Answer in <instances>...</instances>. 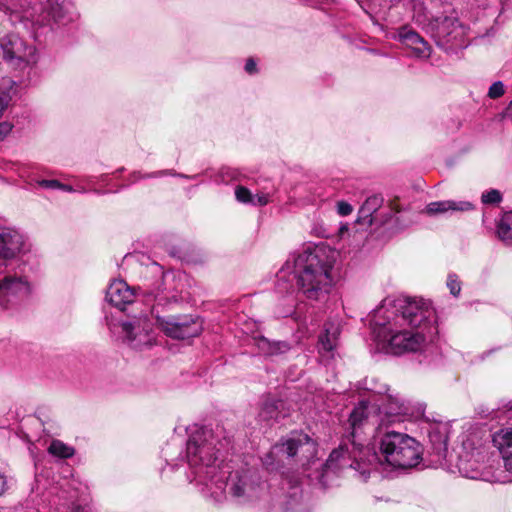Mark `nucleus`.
<instances>
[{
    "label": "nucleus",
    "mask_w": 512,
    "mask_h": 512,
    "mask_svg": "<svg viewBox=\"0 0 512 512\" xmlns=\"http://www.w3.org/2000/svg\"><path fill=\"white\" fill-rule=\"evenodd\" d=\"M434 320L435 311L430 302L409 298H386L373 316L378 327L377 338L394 355L421 350L427 342L424 331L429 330L430 338L436 332V327L431 325Z\"/></svg>",
    "instance_id": "1"
},
{
    "label": "nucleus",
    "mask_w": 512,
    "mask_h": 512,
    "mask_svg": "<svg viewBox=\"0 0 512 512\" xmlns=\"http://www.w3.org/2000/svg\"><path fill=\"white\" fill-rule=\"evenodd\" d=\"M380 454L366 447L359 457L361 468L354 469L363 479L379 464H388L394 468L408 469L418 465L422 459L421 444L406 433L387 431L379 441Z\"/></svg>",
    "instance_id": "2"
},
{
    "label": "nucleus",
    "mask_w": 512,
    "mask_h": 512,
    "mask_svg": "<svg viewBox=\"0 0 512 512\" xmlns=\"http://www.w3.org/2000/svg\"><path fill=\"white\" fill-rule=\"evenodd\" d=\"M369 411L368 406L360 404L355 407L350 414L348 423L349 435L342 439L339 447L334 449L327 461L320 464L321 471L317 472L315 478L324 486L328 485L332 475H336L346 469H359L361 464L359 457L365 452V448L356 441L358 430L364 426L368 421Z\"/></svg>",
    "instance_id": "3"
},
{
    "label": "nucleus",
    "mask_w": 512,
    "mask_h": 512,
    "mask_svg": "<svg viewBox=\"0 0 512 512\" xmlns=\"http://www.w3.org/2000/svg\"><path fill=\"white\" fill-rule=\"evenodd\" d=\"M334 262V252L325 247H316L298 255L295 260L297 284L306 298L320 300L328 294Z\"/></svg>",
    "instance_id": "4"
},
{
    "label": "nucleus",
    "mask_w": 512,
    "mask_h": 512,
    "mask_svg": "<svg viewBox=\"0 0 512 512\" xmlns=\"http://www.w3.org/2000/svg\"><path fill=\"white\" fill-rule=\"evenodd\" d=\"M216 442L212 430L201 428L187 442V457L192 466L212 467L218 457Z\"/></svg>",
    "instance_id": "5"
},
{
    "label": "nucleus",
    "mask_w": 512,
    "mask_h": 512,
    "mask_svg": "<svg viewBox=\"0 0 512 512\" xmlns=\"http://www.w3.org/2000/svg\"><path fill=\"white\" fill-rule=\"evenodd\" d=\"M0 55L13 67H22L36 62L35 48L27 45L17 34L9 33L0 38Z\"/></svg>",
    "instance_id": "6"
},
{
    "label": "nucleus",
    "mask_w": 512,
    "mask_h": 512,
    "mask_svg": "<svg viewBox=\"0 0 512 512\" xmlns=\"http://www.w3.org/2000/svg\"><path fill=\"white\" fill-rule=\"evenodd\" d=\"M276 449L287 457H297L303 467L309 468L316 463L317 443L306 434L289 438Z\"/></svg>",
    "instance_id": "7"
},
{
    "label": "nucleus",
    "mask_w": 512,
    "mask_h": 512,
    "mask_svg": "<svg viewBox=\"0 0 512 512\" xmlns=\"http://www.w3.org/2000/svg\"><path fill=\"white\" fill-rule=\"evenodd\" d=\"M124 341L133 349L141 350L153 344L151 322L147 316H140L122 323Z\"/></svg>",
    "instance_id": "8"
},
{
    "label": "nucleus",
    "mask_w": 512,
    "mask_h": 512,
    "mask_svg": "<svg viewBox=\"0 0 512 512\" xmlns=\"http://www.w3.org/2000/svg\"><path fill=\"white\" fill-rule=\"evenodd\" d=\"M157 323L167 336L174 339L192 338L201 332V324L192 318H158Z\"/></svg>",
    "instance_id": "9"
},
{
    "label": "nucleus",
    "mask_w": 512,
    "mask_h": 512,
    "mask_svg": "<svg viewBox=\"0 0 512 512\" xmlns=\"http://www.w3.org/2000/svg\"><path fill=\"white\" fill-rule=\"evenodd\" d=\"M30 294V286L22 277L5 276L0 281V306L8 308L25 299Z\"/></svg>",
    "instance_id": "10"
},
{
    "label": "nucleus",
    "mask_w": 512,
    "mask_h": 512,
    "mask_svg": "<svg viewBox=\"0 0 512 512\" xmlns=\"http://www.w3.org/2000/svg\"><path fill=\"white\" fill-rule=\"evenodd\" d=\"M430 29L438 41L450 42L462 36V27L456 17L440 16L431 20Z\"/></svg>",
    "instance_id": "11"
},
{
    "label": "nucleus",
    "mask_w": 512,
    "mask_h": 512,
    "mask_svg": "<svg viewBox=\"0 0 512 512\" xmlns=\"http://www.w3.org/2000/svg\"><path fill=\"white\" fill-rule=\"evenodd\" d=\"M262 490L263 485L259 477L256 473L250 471L240 475L231 487V492L235 497H244L249 500L258 498Z\"/></svg>",
    "instance_id": "12"
},
{
    "label": "nucleus",
    "mask_w": 512,
    "mask_h": 512,
    "mask_svg": "<svg viewBox=\"0 0 512 512\" xmlns=\"http://www.w3.org/2000/svg\"><path fill=\"white\" fill-rule=\"evenodd\" d=\"M398 39L410 48L418 58H428L431 54L429 44L414 30L404 26L398 30Z\"/></svg>",
    "instance_id": "13"
},
{
    "label": "nucleus",
    "mask_w": 512,
    "mask_h": 512,
    "mask_svg": "<svg viewBox=\"0 0 512 512\" xmlns=\"http://www.w3.org/2000/svg\"><path fill=\"white\" fill-rule=\"evenodd\" d=\"M24 248L23 236L13 229H0V257L14 258Z\"/></svg>",
    "instance_id": "14"
},
{
    "label": "nucleus",
    "mask_w": 512,
    "mask_h": 512,
    "mask_svg": "<svg viewBox=\"0 0 512 512\" xmlns=\"http://www.w3.org/2000/svg\"><path fill=\"white\" fill-rule=\"evenodd\" d=\"M382 409L385 415L382 424L403 421L410 414L409 406L398 395H388Z\"/></svg>",
    "instance_id": "15"
},
{
    "label": "nucleus",
    "mask_w": 512,
    "mask_h": 512,
    "mask_svg": "<svg viewBox=\"0 0 512 512\" xmlns=\"http://www.w3.org/2000/svg\"><path fill=\"white\" fill-rule=\"evenodd\" d=\"M106 299L113 306L123 309L134 300V291L123 280L113 281L106 292Z\"/></svg>",
    "instance_id": "16"
},
{
    "label": "nucleus",
    "mask_w": 512,
    "mask_h": 512,
    "mask_svg": "<svg viewBox=\"0 0 512 512\" xmlns=\"http://www.w3.org/2000/svg\"><path fill=\"white\" fill-rule=\"evenodd\" d=\"M493 443L502 456L505 469L512 473V428L495 433Z\"/></svg>",
    "instance_id": "17"
},
{
    "label": "nucleus",
    "mask_w": 512,
    "mask_h": 512,
    "mask_svg": "<svg viewBox=\"0 0 512 512\" xmlns=\"http://www.w3.org/2000/svg\"><path fill=\"white\" fill-rule=\"evenodd\" d=\"M472 208L473 205L468 201L444 200L429 203L425 207L424 213L429 216H435L455 211H468Z\"/></svg>",
    "instance_id": "18"
},
{
    "label": "nucleus",
    "mask_w": 512,
    "mask_h": 512,
    "mask_svg": "<svg viewBox=\"0 0 512 512\" xmlns=\"http://www.w3.org/2000/svg\"><path fill=\"white\" fill-rule=\"evenodd\" d=\"M284 402L274 398H266L260 406L258 418L260 421L268 422L270 420H278L285 417Z\"/></svg>",
    "instance_id": "19"
},
{
    "label": "nucleus",
    "mask_w": 512,
    "mask_h": 512,
    "mask_svg": "<svg viewBox=\"0 0 512 512\" xmlns=\"http://www.w3.org/2000/svg\"><path fill=\"white\" fill-rule=\"evenodd\" d=\"M339 328L333 324L325 326L324 333L319 337L318 349L322 353H332L337 346Z\"/></svg>",
    "instance_id": "20"
},
{
    "label": "nucleus",
    "mask_w": 512,
    "mask_h": 512,
    "mask_svg": "<svg viewBox=\"0 0 512 512\" xmlns=\"http://www.w3.org/2000/svg\"><path fill=\"white\" fill-rule=\"evenodd\" d=\"M382 203L383 198L379 195L368 197L359 210L360 219L372 224V215L381 207Z\"/></svg>",
    "instance_id": "21"
},
{
    "label": "nucleus",
    "mask_w": 512,
    "mask_h": 512,
    "mask_svg": "<svg viewBox=\"0 0 512 512\" xmlns=\"http://www.w3.org/2000/svg\"><path fill=\"white\" fill-rule=\"evenodd\" d=\"M499 238L507 244H512V211L503 214L498 227Z\"/></svg>",
    "instance_id": "22"
},
{
    "label": "nucleus",
    "mask_w": 512,
    "mask_h": 512,
    "mask_svg": "<svg viewBox=\"0 0 512 512\" xmlns=\"http://www.w3.org/2000/svg\"><path fill=\"white\" fill-rule=\"evenodd\" d=\"M256 346L264 355H274L284 352L288 347L282 342H271L265 337L256 339Z\"/></svg>",
    "instance_id": "23"
},
{
    "label": "nucleus",
    "mask_w": 512,
    "mask_h": 512,
    "mask_svg": "<svg viewBox=\"0 0 512 512\" xmlns=\"http://www.w3.org/2000/svg\"><path fill=\"white\" fill-rule=\"evenodd\" d=\"M13 84L14 82L7 77L0 80V118L12 99L11 91Z\"/></svg>",
    "instance_id": "24"
},
{
    "label": "nucleus",
    "mask_w": 512,
    "mask_h": 512,
    "mask_svg": "<svg viewBox=\"0 0 512 512\" xmlns=\"http://www.w3.org/2000/svg\"><path fill=\"white\" fill-rule=\"evenodd\" d=\"M48 451L50 454L60 458H69L74 454V449L72 447L59 440H53Z\"/></svg>",
    "instance_id": "25"
},
{
    "label": "nucleus",
    "mask_w": 512,
    "mask_h": 512,
    "mask_svg": "<svg viewBox=\"0 0 512 512\" xmlns=\"http://www.w3.org/2000/svg\"><path fill=\"white\" fill-rule=\"evenodd\" d=\"M235 196L239 202L254 203V197L252 196L251 192L243 186H238L236 188Z\"/></svg>",
    "instance_id": "26"
},
{
    "label": "nucleus",
    "mask_w": 512,
    "mask_h": 512,
    "mask_svg": "<svg viewBox=\"0 0 512 512\" xmlns=\"http://www.w3.org/2000/svg\"><path fill=\"white\" fill-rule=\"evenodd\" d=\"M48 9L54 20L58 21L62 18L63 6L58 0H48Z\"/></svg>",
    "instance_id": "27"
},
{
    "label": "nucleus",
    "mask_w": 512,
    "mask_h": 512,
    "mask_svg": "<svg viewBox=\"0 0 512 512\" xmlns=\"http://www.w3.org/2000/svg\"><path fill=\"white\" fill-rule=\"evenodd\" d=\"M5 7L6 10L16 12L26 8L23 0H0V7Z\"/></svg>",
    "instance_id": "28"
},
{
    "label": "nucleus",
    "mask_w": 512,
    "mask_h": 512,
    "mask_svg": "<svg viewBox=\"0 0 512 512\" xmlns=\"http://www.w3.org/2000/svg\"><path fill=\"white\" fill-rule=\"evenodd\" d=\"M501 199V193L496 189H492L482 194V202L485 204H496L499 203Z\"/></svg>",
    "instance_id": "29"
},
{
    "label": "nucleus",
    "mask_w": 512,
    "mask_h": 512,
    "mask_svg": "<svg viewBox=\"0 0 512 512\" xmlns=\"http://www.w3.org/2000/svg\"><path fill=\"white\" fill-rule=\"evenodd\" d=\"M277 447H281V445L274 446L273 449L263 458V464L268 470L276 469V466L274 465V455L282 453V451L276 449Z\"/></svg>",
    "instance_id": "30"
},
{
    "label": "nucleus",
    "mask_w": 512,
    "mask_h": 512,
    "mask_svg": "<svg viewBox=\"0 0 512 512\" xmlns=\"http://www.w3.org/2000/svg\"><path fill=\"white\" fill-rule=\"evenodd\" d=\"M504 94V85L501 81L494 82L488 91V96L492 99L501 97Z\"/></svg>",
    "instance_id": "31"
},
{
    "label": "nucleus",
    "mask_w": 512,
    "mask_h": 512,
    "mask_svg": "<svg viewBox=\"0 0 512 512\" xmlns=\"http://www.w3.org/2000/svg\"><path fill=\"white\" fill-rule=\"evenodd\" d=\"M447 286L452 295L457 296L460 293L461 286L455 275L448 276Z\"/></svg>",
    "instance_id": "32"
},
{
    "label": "nucleus",
    "mask_w": 512,
    "mask_h": 512,
    "mask_svg": "<svg viewBox=\"0 0 512 512\" xmlns=\"http://www.w3.org/2000/svg\"><path fill=\"white\" fill-rule=\"evenodd\" d=\"M353 207L351 204L345 201H339L337 203V212L341 216H348L352 213Z\"/></svg>",
    "instance_id": "33"
},
{
    "label": "nucleus",
    "mask_w": 512,
    "mask_h": 512,
    "mask_svg": "<svg viewBox=\"0 0 512 512\" xmlns=\"http://www.w3.org/2000/svg\"><path fill=\"white\" fill-rule=\"evenodd\" d=\"M12 127V124L9 122L0 123V142L11 132Z\"/></svg>",
    "instance_id": "34"
},
{
    "label": "nucleus",
    "mask_w": 512,
    "mask_h": 512,
    "mask_svg": "<svg viewBox=\"0 0 512 512\" xmlns=\"http://www.w3.org/2000/svg\"><path fill=\"white\" fill-rule=\"evenodd\" d=\"M269 202V196L267 194L257 195L256 199L254 198L253 204H258L260 206H264Z\"/></svg>",
    "instance_id": "35"
},
{
    "label": "nucleus",
    "mask_w": 512,
    "mask_h": 512,
    "mask_svg": "<svg viewBox=\"0 0 512 512\" xmlns=\"http://www.w3.org/2000/svg\"><path fill=\"white\" fill-rule=\"evenodd\" d=\"M42 185L46 186V187H50V188H59V187H64V184H61L60 182H58L57 180H44L42 182Z\"/></svg>",
    "instance_id": "36"
},
{
    "label": "nucleus",
    "mask_w": 512,
    "mask_h": 512,
    "mask_svg": "<svg viewBox=\"0 0 512 512\" xmlns=\"http://www.w3.org/2000/svg\"><path fill=\"white\" fill-rule=\"evenodd\" d=\"M245 70L246 72H248L249 74H252L256 71V63L254 62L253 59H248L246 64H245Z\"/></svg>",
    "instance_id": "37"
},
{
    "label": "nucleus",
    "mask_w": 512,
    "mask_h": 512,
    "mask_svg": "<svg viewBox=\"0 0 512 512\" xmlns=\"http://www.w3.org/2000/svg\"><path fill=\"white\" fill-rule=\"evenodd\" d=\"M6 477L0 473V495H2L6 489Z\"/></svg>",
    "instance_id": "38"
},
{
    "label": "nucleus",
    "mask_w": 512,
    "mask_h": 512,
    "mask_svg": "<svg viewBox=\"0 0 512 512\" xmlns=\"http://www.w3.org/2000/svg\"><path fill=\"white\" fill-rule=\"evenodd\" d=\"M59 189L65 190V191H72V188L68 185L64 184V187H59Z\"/></svg>",
    "instance_id": "39"
},
{
    "label": "nucleus",
    "mask_w": 512,
    "mask_h": 512,
    "mask_svg": "<svg viewBox=\"0 0 512 512\" xmlns=\"http://www.w3.org/2000/svg\"><path fill=\"white\" fill-rule=\"evenodd\" d=\"M509 109L512 110V100H511V103L509 105Z\"/></svg>",
    "instance_id": "40"
}]
</instances>
